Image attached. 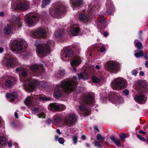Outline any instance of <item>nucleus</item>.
Returning a JSON list of instances; mask_svg holds the SVG:
<instances>
[{"mask_svg":"<svg viewBox=\"0 0 148 148\" xmlns=\"http://www.w3.org/2000/svg\"><path fill=\"white\" fill-rule=\"evenodd\" d=\"M77 78L73 76V78L61 81V84L57 85L56 87L54 95L58 99L60 97L64 92L70 93L75 90L77 86Z\"/></svg>","mask_w":148,"mask_h":148,"instance_id":"1","label":"nucleus"},{"mask_svg":"<svg viewBox=\"0 0 148 148\" xmlns=\"http://www.w3.org/2000/svg\"><path fill=\"white\" fill-rule=\"evenodd\" d=\"M136 88L137 94L133 95L134 99L138 103H145L147 100L145 93L148 94V82L145 80H139Z\"/></svg>","mask_w":148,"mask_h":148,"instance_id":"2","label":"nucleus"},{"mask_svg":"<svg viewBox=\"0 0 148 148\" xmlns=\"http://www.w3.org/2000/svg\"><path fill=\"white\" fill-rule=\"evenodd\" d=\"M79 102L80 104L79 106V110L85 115L90 114V111L87 110V107L88 105L91 107L95 104L94 94L90 92L82 97Z\"/></svg>","mask_w":148,"mask_h":148,"instance_id":"3","label":"nucleus"},{"mask_svg":"<svg viewBox=\"0 0 148 148\" xmlns=\"http://www.w3.org/2000/svg\"><path fill=\"white\" fill-rule=\"evenodd\" d=\"M101 3L99 1L94 0L88 5V12L89 15H86L84 13L79 14V18L80 21L86 23L89 21L90 18V16L92 14L95 15L96 11H98L100 7Z\"/></svg>","mask_w":148,"mask_h":148,"instance_id":"4","label":"nucleus"},{"mask_svg":"<svg viewBox=\"0 0 148 148\" xmlns=\"http://www.w3.org/2000/svg\"><path fill=\"white\" fill-rule=\"evenodd\" d=\"M54 45V42L49 40L46 44H39L36 46L37 53L40 58L45 57L48 53L51 52V48Z\"/></svg>","mask_w":148,"mask_h":148,"instance_id":"5","label":"nucleus"},{"mask_svg":"<svg viewBox=\"0 0 148 148\" xmlns=\"http://www.w3.org/2000/svg\"><path fill=\"white\" fill-rule=\"evenodd\" d=\"M65 7L60 1L56 2L53 8L50 11V14L53 17L60 18L65 14Z\"/></svg>","mask_w":148,"mask_h":148,"instance_id":"6","label":"nucleus"},{"mask_svg":"<svg viewBox=\"0 0 148 148\" xmlns=\"http://www.w3.org/2000/svg\"><path fill=\"white\" fill-rule=\"evenodd\" d=\"M25 81L27 82V83L24 85V89L25 90L29 92L32 91L38 85L42 87H45L47 84L46 83L43 81L38 82L36 80H25Z\"/></svg>","mask_w":148,"mask_h":148,"instance_id":"7","label":"nucleus"},{"mask_svg":"<svg viewBox=\"0 0 148 148\" xmlns=\"http://www.w3.org/2000/svg\"><path fill=\"white\" fill-rule=\"evenodd\" d=\"M23 42L18 41H11L10 46L12 49V51L15 53L19 54L25 51L27 48V45H25L23 48Z\"/></svg>","mask_w":148,"mask_h":148,"instance_id":"8","label":"nucleus"},{"mask_svg":"<svg viewBox=\"0 0 148 148\" xmlns=\"http://www.w3.org/2000/svg\"><path fill=\"white\" fill-rule=\"evenodd\" d=\"M21 26L20 19L18 17H14L12 22L10 23V25L8 24L3 29L4 32L5 34H9L11 32L12 28H15L20 27Z\"/></svg>","mask_w":148,"mask_h":148,"instance_id":"9","label":"nucleus"},{"mask_svg":"<svg viewBox=\"0 0 148 148\" xmlns=\"http://www.w3.org/2000/svg\"><path fill=\"white\" fill-rule=\"evenodd\" d=\"M125 82V80L123 78H116L112 82L111 87L113 89L117 90L123 89L126 87Z\"/></svg>","mask_w":148,"mask_h":148,"instance_id":"10","label":"nucleus"},{"mask_svg":"<svg viewBox=\"0 0 148 148\" xmlns=\"http://www.w3.org/2000/svg\"><path fill=\"white\" fill-rule=\"evenodd\" d=\"M50 100L49 98L45 96L42 97L38 95H35L33 97H28L25 101V103L27 106H30L35 105V102L37 100L49 101Z\"/></svg>","mask_w":148,"mask_h":148,"instance_id":"11","label":"nucleus"},{"mask_svg":"<svg viewBox=\"0 0 148 148\" xmlns=\"http://www.w3.org/2000/svg\"><path fill=\"white\" fill-rule=\"evenodd\" d=\"M70 46L64 47L61 52V58L64 61H69L72 57L73 52Z\"/></svg>","mask_w":148,"mask_h":148,"instance_id":"12","label":"nucleus"},{"mask_svg":"<svg viewBox=\"0 0 148 148\" xmlns=\"http://www.w3.org/2000/svg\"><path fill=\"white\" fill-rule=\"evenodd\" d=\"M105 68L107 71L114 73H116L119 69L118 64L112 61L106 62L105 64Z\"/></svg>","mask_w":148,"mask_h":148,"instance_id":"13","label":"nucleus"},{"mask_svg":"<svg viewBox=\"0 0 148 148\" xmlns=\"http://www.w3.org/2000/svg\"><path fill=\"white\" fill-rule=\"evenodd\" d=\"M25 21L29 25H32L34 21H38L39 17L36 14L31 12L26 15L25 17Z\"/></svg>","mask_w":148,"mask_h":148,"instance_id":"14","label":"nucleus"},{"mask_svg":"<svg viewBox=\"0 0 148 148\" xmlns=\"http://www.w3.org/2000/svg\"><path fill=\"white\" fill-rule=\"evenodd\" d=\"M67 31L70 32L73 36H76L80 32V25L77 24H71L68 26Z\"/></svg>","mask_w":148,"mask_h":148,"instance_id":"15","label":"nucleus"},{"mask_svg":"<svg viewBox=\"0 0 148 148\" xmlns=\"http://www.w3.org/2000/svg\"><path fill=\"white\" fill-rule=\"evenodd\" d=\"M31 35L35 38L41 37L45 38L46 36V31L43 28L39 27L37 29L35 32H32Z\"/></svg>","mask_w":148,"mask_h":148,"instance_id":"16","label":"nucleus"},{"mask_svg":"<svg viewBox=\"0 0 148 148\" xmlns=\"http://www.w3.org/2000/svg\"><path fill=\"white\" fill-rule=\"evenodd\" d=\"M111 93V95H109L108 98L110 101L112 102L113 103H115L118 100L119 102H123V99L121 97H119V95L114 92H112Z\"/></svg>","mask_w":148,"mask_h":148,"instance_id":"17","label":"nucleus"},{"mask_svg":"<svg viewBox=\"0 0 148 148\" xmlns=\"http://www.w3.org/2000/svg\"><path fill=\"white\" fill-rule=\"evenodd\" d=\"M29 6V3L25 0H21L19 3L17 4L16 8L18 9L24 11L27 10Z\"/></svg>","mask_w":148,"mask_h":148,"instance_id":"18","label":"nucleus"},{"mask_svg":"<svg viewBox=\"0 0 148 148\" xmlns=\"http://www.w3.org/2000/svg\"><path fill=\"white\" fill-rule=\"evenodd\" d=\"M76 121V117L74 114H71L65 119L64 121L66 125L71 126L75 123Z\"/></svg>","mask_w":148,"mask_h":148,"instance_id":"19","label":"nucleus"},{"mask_svg":"<svg viewBox=\"0 0 148 148\" xmlns=\"http://www.w3.org/2000/svg\"><path fill=\"white\" fill-rule=\"evenodd\" d=\"M106 6L107 8L106 12L108 15H111L114 13V9L113 4L111 0H107Z\"/></svg>","mask_w":148,"mask_h":148,"instance_id":"20","label":"nucleus"},{"mask_svg":"<svg viewBox=\"0 0 148 148\" xmlns=\"http://www.w3.org/2000/svg\"><path fill=\"white\" fill-rule=\"evenodd\" d=\"M31 70L33 71H37L38 74H41L44 71L42 64L38 65L35 64L30 67Z\"/></svg>","mask_w":148,"mask_h":148,"instance_id":"21","label":"nucleus"},{"mask_svg":"<svg viewBox=\"0 0 148 148\" xmlns=\"http://www.w3.org/2000/svg\"><path fill=\"white\" fill-rule=\"evenodd\" d=\"M98 22L97 23L98 28L100 29H105L106 27H105L106 20L103 15H99L98 17Z\"/></svg>","mask_w":148,"mask_h":148,"instance_id":"22","label":"nucleus"},{"mask_svg":"<svg viewBox=\"0 0 148 148\" xmlns=\"http://www.w3.org/2000/svg\"><path fill=\"white\" fill-rule=\"evenodd\" d=\"M4 61L6 66L8 67H11L14 63L13 58L10 55L5 56L4 57Z\"/></svg>","mask_w":148,"mask_h":148,"instance_id":"23","label":"nucleus"},{"mask_svg":"<svg viewBox=\"0 0 148 148\" xmlns=\"http://www.w3.org/2000/svg\"><path fill=\"white\" fill-rule=\"evenodd\" d=\"M73 8H77L83 4V0H70Z\"/></svg>","mask_w":148,"mask_h":148,"instance_id":"24","label":"nucleus"},{"mask_svg":"<svg viewBox=\"0 0 148 148\" xmlns=\"http://www.w3.org/2000/svg\"><path fill=\"white\" fill-rule=\"evenodd\" d=\"M134 55L137 58H139L140 57L143 56L144 58L146 60H148V56L147 53L144 54V51L143 50H140L139 51L138 50H137V52L135 53Z\"/></svg>","mask_w":148,"mask_h":148,"instance_id":"25","label":"nucleus"},{"mask_svg":"<svg viewBox=\"0 0 148 148\" xmlns=\"http://www.w3.org/2000/svg\"><path fill=\"white\" fill-rule=\"evenodd\" d=\"M81 63V60L79 57H75L71 62V64L72 66H77Z\"/></svg>","mask_w":148,"mask_h":148,"instance_id":"26","label":"nucleus"},{"mask_svg":"<svg viewBox=\"0 0 148 148\" xmlns=\"http://www.w3.org/2000/svg\"><path fill=\"white\" fill-rule=\"evenodd\" d=\"M59 104H57L55 103H51L48 107V109L54 112L59 111Z\"/></svg>","mask_w":148,"mask_h":148,"instance_id":"27","label":"nucleus"},{"mask_svg":"<svg viewBox=\"0 0 148 148\" xmlns=\"http://www.w3.org/2000/svg\"><path fill=\"white\" fill-rule=\"evenodd\" d=\"M32 112L33 113L36 114L38 112V114H37V116L39 118H45V114L42 112L40 111L39 112V110L37 108H34L32 110Z\"/></svg>","mask_w":148,"mask_h":148,"instance_id":"28","label":"nucleus"},{"mask_svg":"<svg viewBox=\"0 0 148 148\" xmlns=\"http://www.w3.org/2000/svg\"><path fill=\"white\" fill-rule=\"evenodd\" d=\"M53 120L55 124L60 123L62 121V119L60 114H56L54 115L53 117Z\"/></svg>","mask_w":148,"mask_h":148,"instance_id":"29","label":"nucleus"},{"mask_svg":"<svg viewBox=\"0 0 148 148\" xmlns=\"http://www.w3.org/2000/svg\"><path fill=\"white\" fill-rule=\"evenodd\" d=\"M79 79H86L89 76L88 73L86 70L81 72L78 75Z\"/></svg>","mask_w":148,"mask_h":148,"instance_id":"30","label":"nucleus"},{"mask_svg":"<svg viewBox=\"0 0 148 148\" xmlns=\"http://www.w3.org/2000/svg\"><path fill=\"white\" fill-rule=\"evenodd\" d=\"M134 42L135 47L138 48V49L136 51H135L134 52L135 53L137 52L138 50L139 51H140L143 48V47L142 43L140 42H139L138 40L136 39L135 40Z\"/></svg>","mask_w":148,"mask_h":148,"instance_id":"31","label":"nucleus"},{"mask_svg":"<svg viewBox=\"0 0 148 148\" xmlns=\"http://www.w3.org/2000/svg\"><path fill=\"white\" fill-rule=\"evenodd\" d=\"M6 96L7 97H8L9 99H11L12 101H13L14 99L16 98L18 96L17 92H11L10 94L6 93Z\"/></svg>","mask_w":148,"mask_h":148,"instance_id":"32","label":"nucleus"},{"mask_svg":"<svg viewBox=\"0 0 148 148\" xmlns=\"http://www.w3.org/2000/svg\"><path fill=\"white\" fill-rule=\"evenodd\" d=\"M92 81L94 83H98L103 79L102 76H93L92 78Z\"/></svg>","mask_w":148,"mask_h":148,"instance_id":"33","label":"nucleus"},{"mask_svg":"<svg viewBox=\"0 0 148 148\" xmlns=\"http://www.w3.org/2000/svg\"><path fill=\"white\" fill-rule=\"evenodd\" d=\"M110 138L117 146L120 147L121 146V143L119 139L116 138L113 136H110Z\"/></svg>","mask_w":148,"mask_h":148,"instance_id":"34","label":"nucleus"},{"mask_svg":"<svg viewBox=\"0 0 148 148\" xmlns=\"http://www.w3.org/2000/svg\"><path fill=\"white\" fill-rule=\"evenodd\" d=\"M65 74V70L64 69H60L58 70V72L55 75V77L57 78H60Z\"/></svg>","mask_w":148,"mask_h":148,"instance_id":"35","label":"nucleus"},{"mask_svg":"<svg viewBox=\"0 0 148 148\" xmlns=\"http://www.w3.org/2000/svg\"><path fill=\"white\" fill-rule=\"evenodd\" d=\"M64 34V32L62 30H58L55 33V36L56 37L60 38L62 37Z\"/></svg>","mask_w":148,"mask_h":148,"instance_id":"36","label":"nucleus"},{"mask_svg":"<svg viewBox=\"0 0 148 148\" xmlns=\"http://www.w3.org/2000/svg\"><path fill=\"white\" fill-rule=\"evenodd\" d=\"M74 50L77 52V54H79L80 53V47L79 44L76 43L74 44L73 46Z\"/></svg>","mask_w":148,"mask_h":148,"instance_id":"37","label":"nucleus"},{"mask_svg":"<svg viewBox=\"0 0 148 148\" xmlns=\"http://www.w3.org/2000/svg\"><path fill=\"white\" fill-rule=\"evenodd\" d=\"M10 78V79L7 80L5 82V86L8 88L11 87L12 84V81L13 80V79L12 77H11Z\"/></svg>","mask_w":148,"mask_h":148,"instance_id":"38","label":"nucleus"},{"mask_svg":"<svg viewBox=\"0 0 148 148\" xmlns=\"http://www.w3.org/2000/svg\"><path fill=\"white\" fill-rule=\"evenodd\" d=\"M55 138L56 141H58L59 143L61 144H63L64 142V139L61 137L59 138V136L58 135H55Z\"/></svg>","mask_w":148,"mask_h":148,"instance_id":"39","label":"nucleus"},{"mask_svg":"<svg viewBox=\"0 0 148 148\" xmlns=\"http://www.w3.org/2000/svg\"><path fill=\"white\" fill-rule=\"evenodd\" d=\"M97 139L98 140H99L101 143L103 142V141L104 140L105 137L102 136L101 134H98L97 135Z\"/></svg>","mask_w":148,"mask_h":148,"instance_id":"40","label":"nucleus"},{"mask_svg":"<svg viewBox=\"0 0 148 148\" xmlns=\"http://www.w3.org/2000/svg\"><path fill=\"white\" fill-rule=\"evenodd\" d=\"M51 2L50 0H44L42 1V4L41 5V7L44 8L45 6L50 4Z\"/></svg>","mask_w":148,"mask_h":148,"instance_id":"41","label":"nucleus"},{"mask_svg":"<svg viewBox=\"0 0 148 148\" xmlns=\"http://www.w3.org/2000/svg\"><path fill=\"white\" fill-rule=\"evenodd\" d=\"M23 69L22 70L21 75L23 77H25L28 73V70L27 69H24V68H23Z\"/></svg>","mask_w":148,"mask_h":148,"instance_id":"42","label":"nucleus"},{"mask_svg":"<svg viewBox=\"0 0 148 148\" xmlns=\"http://www.w3.org/2000/svg\"><path fill=\"white\" fill-rule=\"evenodd\" d=\"M59 111H62L65 109V106L63 104H59Z\"/></svg>","mask_w":148,"mask_h":148,"instance_id":"43","label":"nucleus"},{"mask_svg":"<svg viewBox=\"0 0 148 148\" xmlns=\"http://www.w3.org/2000/svg\"><path fill=\"white\" fill-rule=\"evenodd\" d=\"M94 145L99 148L101 147V143L99 141H96L94 143Z\"/></svg>","mask_w":148,"mask_h":148,"instance_id":"44","label":"nucleus"},{"mask_svg":"<svg viewBox=\"0 0 148 148\" xmlns=\"http://www.w3.org/2000/svg\"><path fill=\"white\" fill-rule=\"evenodd\" d=\"M119 136L122 139L126 138L128 137L127 135L125 133H123L120 134Z\"/></svg>","mask_w":148,"mask_h":148,"instance_id":"45","label":"nucleus"},{"mask_svg":"<svg viewBox=\"0 0 148 148\" xmlns=\"http://www.w3.org/2000/svg\"><path fill=\"white\" fill-rule=\"evenodd\" d=\"M137 137L140 140L143 141H145V138L140 136V135L138 134L137 135Z\"/></svg>","mask_w":148,"mask_h":148,"instance_id":"46","label":"nucleus"},{"mask_svg":"<svg viewBox=\"0 0 148 148\" xmlns=\"http://www.w3.org/2000/svg\"><path fill=\"white\" fill-rule=\"evenodd\" d=\"M131 73L132 75L136 76L138 73V72L136 70L134 69L132 71Z\"/></svg>","mask_w":148,"mask_h":148,"instance_id":"47","label":"nucleus"},{"mask_svg":"<svg viewBox=\"0 0 148 148\" xmlns=\"http://www.w3.org/2000/svg\"><path fill=\"white\" fill-rule=\"evenodd\" d=\"M77 137L76 136H73V142L74 144H75L77 143Z\"/></svg>","mask_w":148,"mask_h":148,"instance_id":"48","label":"nucleus"},{"mask_svg":"<svg viewBox=\"0 0 148 148\" xmlns=\"http://www.w3.org/2000/svg\"><path fill=\"white\" fill-rule=\"evenodd\" d=\"M23 69V68L21 67L20 68L18 67L16 68V72H18L19 71H22Z\"/></svg>","mask_w":148,"mask_h":148,"instance_id":"49","label":"nucleus"},{"mask_svg":"<svg viewBox=\"0 0 148 148\" xmlns=\"http://www.w3.org/2000/svg\"><path fill=\"white\" fill-rule=\"evenodd\" d=\"M52 122V121L50 119H47L46 123L48 124H50Z\"/></svg>","mask_w":148,"mask_h":148,"instance_id":"50","label":"nucleus"},{"mask_svg":"<svg viewBox=\"0 0 148 148\" xmlns=\"http://www.w3.org/2000/svg\"><path fill=\"white\" fill-rule=\"evenodd\" d=\"M105 50V49L103 46L101 47L100 49V51L101 52H103Z\"/></svg>","mask_w":148,"mask_h":148,"instance_id":"51","label":"nucleus"},{"mask_svg":"<svg viewBox=\"0 0 148 148\" xmlns=\"http://www.w3.org/2000/svg\"><path fill=\"white\" fill-rule=\"evenodd\" d=\"M123 92L125 94V95H128L129 93V91L127 90H123Z\"/></svg>","mask_w":148,"mask_h":148,"instance_id":"52","label":"nucleus"},{"mask_svg":"<svg viewBox=\"0 0 148 148\" xmlns=\"http://www.w3.org/2000/svg\"><path fill=\"white\" fill-rule=\"evenodd\" d=\"M8 146L9 147H11L12 146V142L11 141H9L8 143Z\"/></svg>","mask_w":148,"mask_h":148,"instance_id":"53","label":"nucleus"},{"mask_svg":"<svg viewBox=\"0 0 148 148\" xmlns=\"http://www.w3.org/2000/svg\"><path fill=\"white\" fill-rule=\"evenodd\" d=\"M139 75L141 76H143L145 74L144 72L143 71H141L139 73Z\"/></svg>","mask_w":148,"mask_h":148,"instance_id":"54","label":"nucleus"},{"mask_svg":"<svg viewBox=\"0 0 148 148\" xmlns=\"http://www.w3.org/2000/svg\"><path fill=\"white\" fill-rule=\"evenodd\" d=\"M94 128L95 130H97L99 132V129L98 128V127L97 126H96V125L94 126Z\"/></svg>","mask_w":148,"mask_h":148,"instance_id":"55","label":"nucleus"},{"mask_svg":"<svg viewBox=\"0 0 148 148\" xmlns=\"http://www.w3.org/2000/svg\"><path fill=\"white\" fill-rule=\"evenodd\" d=\"M71 69L73 71L75 72L76 71V69L75 68H71Z\"/></svg>","mask_w":148,"mask_h":148,"instance_id":"56","label":"nucleus"},{"mask_svg":"<svg viewBox=\"0 0 148 148\" xmlns=\"http://www.w3.org/2000/svg\"><path fill=\"white\" fill-rule=\"evenodd\" d=\"M145 66L147 68H148V61H146L145 63Z\"/></svg>","mask_w":148,"mask_h":148,"instance_id":"57","label":"nucleus"},{"mask_svg":"<svg viewBox=\"0 0 148 148\" xmlns=\"http://www.w3.org/2000/svg\"><path fill=\"white\" fill-rule=\"evenodd\" d=\"M139 132L142 134H146V133L144 132H143L142 130H139Z\"/></svg>","mask_w":148,"mask_h":148,"instance_id":"58","label":"nucleus"},{"mask_svg":"<svg viewBox=\"0 0 148 148\" xmlns=\"http://www.w3.org/2000/svg\"><path fill=\"white\" fill-rule=\"evenodd\" d=\"M103 35L105 36L106 37L108 36V33L107 32H105L103 33Z\"/></svg>","mask_w":148,"mask_h":148,"instance_id":"59","label":"nucleus"},{"mask_svg":"<svg viewBox=\"0 0 148 148\" xmlns=\"http://www.w3.org/2000/svg\"><path fill=\"white\" fill-rule=\"evenodd\" d=\"M57 132L59 134H61V132L60 131V130L59 129H57L56 130Z\"/></svg>","mask_w":148,"mask_h":148,"instance_id":"60","label":"nucleus"},{"mask_svg":"<svg viewBox=\"0 0 148 148\" xmlns=\"http://www.w3.org/2000/svg\"><path fill=\"white\" fill-rule=\"evenodd\" d=\"M14 115L16 118H18V114L16 112H15Z\"/></svg>","mask_w":148,"mask_h":148,"instance_id":"61","label":"nucleus"},{"mask_svg":"<svg viewBox=\"0 0 148 148\" xmlns=\"http://www.w3.org/2000/svg\"><path fill=\"white\" fill-rule=\"evenodd\" d=\"M95 68L97 69H99L100 68V66L98 65H96L95 66Z\"/></svg>","mask_w":148,"mask_h":148,"instance_id":"62","label":"nucleus"},{"mask_svg":"<svg viewBox=\"0 0 148 148\" xmlns=\"http://www.w3.org/2000/svg\"><path fill=\"white\" fill-rule=\"evenodd\" d=\"M4 14V13L3 12H0V16H3Z\"/></svg>","mask_w":148,"mask_h":148,"instance_id":"63","label":"nucleus"},{"mask_svg":"<svg viewBox=\"0 0 148 148\" xmlns=\"http://www.w3.org/2000/svg\"><path fill=\"white\" fill-rule=\"evenodd\" d=\"M14 145L16 147H17L18 148V144H17V143H14Z\"/></svg>","mask_w":148,"mask_h":148,"instance_id":"64","label":"nucleus"}]
</instances>
